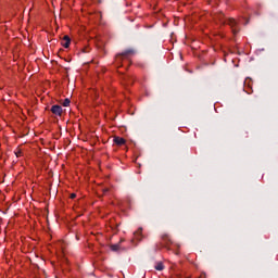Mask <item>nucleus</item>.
Listing matches in <instances>:
<instances>
[{
  "mask_svg": "<svg viewBox=\"0 0 278 278\" xmlns=\"http://www.w3.org/2000/svg\"><path fill=\"white\" fill-rule=\"evenodd\" d=\"M113 142L117 144V147H123V144H125V138L114 137Z\"/></svg>",
  "mask_w": 278,
  "mask_h": 278,
  "instance_id": "obj_6",
  "label": "nucleus"
},
{
  "mask_svg": "<svg viewBox=\"0 0 278 278\" xmlns=\"http://www.w3.org/2000/svg\"><path fill=\"white\" fill-rule=\"evenodd\" d=\"M76 197H77V194L72 193V194L70 195V199H75Z\"/></svg>",
  "mask_w": 278,
  "mask_h": 278,
  "instance_id": "obj_10",
  "label": "nucleus"
},
{
  "mask_svg": "<svg viewBox=\"0 0 278 278\" xmlns=\"http://www.w3.org/2000/svg\"><path fill=\"white\" fill-rule=\"evenodd\" d=\"M154 268H155V270H164V263L163 262L156 263Z\"/></svg>",
  "mask_w": 278,
  "mask_h": 278,
  "instance_id": "obj_8",
  "label": "nucleus"
},
{
  "mask_svg": "<svg viewBox=\"0 0 278 278\" xmlns=\"http://www.w3.org/2000/svg\"><path fill=\"white\" fill-rule=\"evenodd\" d=\"M62 46H63L65 49H68V48L71 47V37H68L67 35H65V36L63 37Z\"/></svg>",
  "mask_w": 278,
  "mask_h": 278,
  "instance_id": "obj_5",
  "label": "nucleus"
},
{
  "mask_svg": "<svg viewBox=\"0 0 278 278\" xmlns=\"http://www.w3.org/2000/svg\"><path fill=\"white\" fill-rule=\"evenodd\" d=\"M20 155H21V151H20V152H16V156L20 157Z\"/></svg>",
  "mask_w": 278,
  "mask_h": 278,
  "instance_id": "obj_12",
  "label": "nucleus"
},
{
  "mask_svg": "<svg viewBox=\"0 0 278 278\" xmlns=\"http://www.w3.org/2000/svg\"><path fill=\"white\" fill-rule=\"evenodd\" d=\"M129 55H134L132 49L125 50L124 52L117 54L116 58L117 60H123V58H129Z\"/></svg>",
  "mask_w": 278,
  "mask_h": 278,
  "instance_id": "obj_3",
  "label": "nucleus"
},
{
  "mask_svg": "<svg viewBox=\"0 0 278 278\" xmlns=\"http://www.w3.org/2000/svg\"><path fill=\"white\" fill-rule=\"evenodd\" d=\"M71 105V99L66 98L64 101H63V108H68Z\"/></svg>",
  "mask_w": 278,
  "mask_h": 278,
  "instance_id": "obj_9",
  "label": "nucleus"
},
{
  "mask_svg": "<svg viewBox=\"0 0 278 278\" xmlns=\"http://www.w3.org/2000/svg\"><path fill=\"white\" fill-rule=\"evenodd\" d=\"M103 192H104V194H105V192H110V189H109V188H104V189H103Z\"/></svg>",
  "mask_w": 278,
  "mask_h": 278,
  "instance_id": "obj_11",
  "label": "nucleus"
},
{
  "mask_svg": "<svg viewBox=\"0 0 278 278\" xmlns=\"http://www.w3.org/2000/svg\"><path fill=\"white\" fill-rule=\"evenodd\" d=\"M50 112H52V114H54L55 116H62V106L54 104L51 106Z\"/></svg>",
  "mask_w": 278,
  "mask_h": 278,
  "instance_id": "obj_2",
  "label": "nucleus"
},
{
  "mask_svg": "<svg viewBox=\"0 0 278 278\" xmlns=\"http://www.w3.org/2000/svg\"><path fill=\"white\" fill-rule=\"evenodd\" d=\"M135 238H136V240H142V228H139V229L135 232Z\"/></svg>",
  "mask_w": 278,
  "mask_h": 278,
  "instance_id": "obj_7",
  "label": "nucleus"
},
{
  "mask_svg": "<svg viewBox=\"0 0 278 278\" xmlns=\"http://www.w3.org/2000/svg\"><path fill=\"white\" fill-rule=\"evenodd\" d=\"M219 21L223 22L226 25H229L232 29V34H238L240 31V28L238 27V22H236L233 18H226L223 13L218 16Z\"/></svg>",
  "mask_w": 278,
  "mask_h": 278,
  "instance_id": "obj_1",
  "label": "nucleus"
},
{
  "mask_svg": "<svg viewBox=\"0 0 278 278\" xmlns=\"http://www.w3.org/2000/svg\"><path fill=\"white\" fill-rule=\"evenodd\" d=\"M123 242H125V239H121L118 243L111 244L110 245L111 251H113L114 253L121 251V244H123Z\"/></svg>",
  "mask_w": 278,
  "mask_h": 278,
  "instance_id": "obj_4",
  "label": "nucleus"
}]
</instances>
